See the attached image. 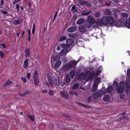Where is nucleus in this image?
I'll return each mask as SVG.
<instances>
[{"mask_svg":"<svg viewBox=\"0 0 130 130\" xmlns=\"http://www.w3.org/2000/svg\"><path fill=\"white\" fill-rule=\"evenodd\" d=\"M103 93L102 90H100L93 93L92 94V96L94 99L96 100L100 98Z\"/></svg>","mask_w":130,"mask_h":130,"instance_id":"1","label":"nucleus"},{"mask_svg":"<svg viewBox=\"0 0 130 130\" xmlns=\"http://www.w3.org/2000/svg\"><path fill=\"white\" fill-rule=\"evenodd\" d=\"M124 85V82H122L120 83V86L117 90L118 93H121L122 92L124 89L125 88Z\"/></svg>","mask_w":130,"mask_h":130,"instance_id":"2","label":"nucleus"},{"mask_svg":"<svg viewBox=\"0 0 130 130\" xmlns=\"http://www.w3.org/2000/svg\"><path fill=\"white\" fill-rule=\"evenodd\" d=\"M120 23L121 22L123 25H124L128 28H130V23H129V22L127 21V19H122L120 21Z\"/></svg>","mask_w":130,"mask_h":130,"instance_id":"3","label":"nucleus"},{"mask_svg":"<svg viewBox=\"0 0 130 130\" xmlns=\"http://www.w3.org/2000/svg\"><path fill=\"white\" fill-rule=\"evenodd\" d=\"M52 79L55 85L58 86L60 85V80L58 77L55 75L53 76Z\"/></svg>","mask_w":130,"mask_h":130,"instance_id":"4","label":"nucleus"},{"mask_svg":"<svg viewBox=\"0 0 130 130\" xmlns=\"http://www.w3.org/2000/svg\"><path fill=\"white\" fill-rule=\"evenodd\" d=\"M60 94L63 98L65 99H68L69 98V95L68 94L64 91H61L60 92Z\"/></svg>","mask_w":130,"mask_h":130,"instance_id":"5","label":"nucleus"},{"mask_svg":"<svg viewBox=\"0 0 130 130\" xmlns=\"http://www.w3.org/2000/svg\"><path fill=\"white\" fill-rule=\"evenodd\" d=\"M79 61V60H78L77 61L74 60H71L70 61L69 64L71 68H72V67H75Z\"/></svg>","mask_w":130,"mask_h":130,"instance_id":"6","label":"nucleus"},{"mask_svg":"<svg viewBox=\"0 0 130 130\" xmlns=\"http://www.w3.org/2000/svg\"><path fill=\"white\" fill-rule=\"evenodd\" d=\"M70 66L69 65V63H67L65 64L63 66L62 68V70L65 71H68L70 70L71 69Z\"/></svg>","mask_w":130,"mask_h":130,"instance_id":"7","label":"nucleus"},{"mask_svg":"<svg viewBox=\"0 0 130 130\" xmlns=\"http://www.w3.org/2000/svg\"><path fill=\"white\" fill-rule=\"evenodd\" d=\"M87 21L92 25L95 22L94 19L91 16L88 17Z\"/></svg>","mask_w":130,"mask_h":130,"instance_id":"8","label":"nucleus"},{"mask_svg":"<svg viewBox=\"0 0 130 130\" xmlns=\"http://www.w3.org/2000/svg\"><path fill=\"white\" fill-rule=\"evenodd\" d=\"M47 76L49 83L50 86L53 88H54V85L53 83L51 77L48 74H47Z\"/></svg>","mask_w":130,"mask_h":130,"instance_id":"9","label":"nucleus"},{"mask_svg":"<svg viewBox=\"0 0 130 130\" xmlns=\"http://www.w3.org/2000/svg\"><path fill=\"white\" fill-rule=\"evenodd\" d=\"M77 27L75 26H73L68 28L67 29V31L69 32H73L76 31L77 30Z\"/></svg>","mask_w":130,"mask_h":130,"instance_id":"10","label":"nucleus"},{"mask_svg":"<svg viewBox=\"0 0 130 130\" xmlns=\"http://www.w3.org/2000/svg\"><path fill=\"white\" fill-rule=\"evenodd\" d=\"M78 29L80 32L84 33L86 31V28L85 26L81 25L79 26Z\"/></svg>","mask_w":130,"mask_h":130,"instance_id":"11","label":"nucleus"},{"mask_svg":"<svg viewBox=\"0 0 130 130\" xmlns=\"http://www.w3.org/2000/svg\"><path fill=\"white\" fill-rule=\"evenodd\" d=\"M85 73L84 72H82L78 76L77 79L78 80L82 81L84 79V77Z\"/></svg>","mask_w":130,"mask_h":130,"instance_id":"12","label":"nucleus"},{"mask_svg":"<svg viewBox=\"0 0 130 130\" xmlns=\"http://www.w3.org/2000/svg\"><path fill=\"white\" fill-rule=\"evenodd\" d=\"M69 52L68 49H62L60 53V55L62 56H65Z\"/></svg>","mask_w":130,"mask_h":130,"instance_id":"13","label":"nucleus"},{"mask_svg":"<svg viewBox=\"0 0 130 130\" xmlns=\"http://www.w3.org/2000/svg\"><path fill=\"white\" fill-rule=\"evenodd\" d=\"M103 24L107 25L108 24V18L107 17H104L102 19Z\"/></svg>","mask_w":130,"mask_h":130,"instance_id":"14","label":"nucleus"},{"mask_svg":"<svg viewBox=\"0 0 130 130\" xmlns=\"http://www.w3.org/2000/svg\"><path fill=\"white\" fill-rule=\"evenodd\" d=\"M107 18L108 20V23L111 24H113L114 21L113 18L110 16L107 17Z\"/></svg>","mask_w":130,"mask_h":130,"instance_id":"15","label":"nucleus"},{"mask_svg":"<svg viewBox=\"0 0 130 130\" xmlns=\"http://www.w3.org/2000/svg\"><path fill=\"white\" fill-rule=\"evenodd\" d=\"M96 24L98 26H101L103 25L102 19H98L96 22Z\"/></svg>","mask_w":130,"mask_h":130,"instance_id":"16","label":"nucleus"},{"mask_svg":"<svg viewBox=\"0 0 130 130\" xmlns=\"http://www.w3.org/2000/svg\"><path fill=\"white\" fill-rule=\"evenodd\" d=\"M66 43L67 44L71 45L74 43V41L72 39H68L67 40Z\"/></svg>","mask_w":130,"mask_h":130,"instance_id":"17","label":"nucleus"},{"mask_svg":"<svg viewBox=\"0 0 130 130\" xmlns=\"http://www.w3.org/2000/svg\"><path fill=\"white\" fill-rule=\"evenodd\" d=\"M66 82L67 84L69 83L71 81V79L69 75L68 74L66 75L65 77Z\"/></svg>","mask_w":130,"mask_h":130,"instance_id":"18","label":"nucleus"},{"mask_svg":"<svg viewBox=\"0 0 130 130\" xmlns=\"http://www.w3.org/2000/svg\"><path fill=\"white\" fill-rule=\"evenodd\" d=\"M30 54L29 51V48H26L25 50V56L26 58H27L30 56Z\"/></svg>","mask_w":130,"mask_h":130,"instance_id":"19","label":"nucleus"},{"mask_svg":"<svg viewBox=\"0 0 130 130\" xmlns=\"http://www.w3.org/2000/svg\"><path fill=\"white\" fill-rule=\"evenodd\" d=\"M110 99V96L108 95H105L103 96V99L104 101L107 102Z\"/></svg>","mask_w":130,"mask_h":130,"instance_id":"20","label":"nucleus"},{"mask_svg":"<svg viewBox=\"0 0 130 130\" xmlns=\"http://www.w3.org/2000/svg\"><path fill=\"white\" fill-rule=\"evenodd\" d=\"M28 59H26L25 60L23 65V67L25 69H26L28 67Z\"/></svg>","mask_w":130,"mask_h":130,"instance_id":"21","label":"nucleus"},{"mask_svg":"<svg viewBox=\"0 0 130 130\" xmlns=\"http://www.w3.org/2000/svg\"><path fill=\"white\" fill-rule=\"evenodd\" d=\"M101 82V79L99 77H97L95 79L94 84L95 85H98L99 83Z\"/></svg>","mask_w":130,"mask_h":130,"instance_id":"22","label":"nucleus"},{"mask_svg":"<svg viewBox=\"0 0 130 130\" xmlns=\"http://www.w3.org/2000/svg\"><path fill=\"white\" fill-rule=\"evenodd\" d=\"M84 22V19L83 18H80L76 22V23L78 25H80L82 24Z\"/></svg>","mask_w":130,"mask_h":130,"instance_id":"23","label":"nucleus"},{"mask_svg":"<svg viewBox=\"0 0 130 130\" xmlns=\"http://www.w3.org/2000/svg\"><path fill=\"white\" fill-rule=\"evenodd\" d=\"M61 61H57L55 64L54 66V68L55 69L58 68L61 65Z\"/></svg>","mask_w":130,"mask_h":130,"instance_id":"24","label":"nucleus"},{"mask_svg":"<svg viewBox=\"0 0 130 130\" xmlns=\"http://www.w3.org/2000/svg\"><path fill=\"white\" fill-rule=\"evenodd\" d=\"M60 57L59 55H56L54 58V60L55 61H60Z\"/></svg>","mask_w":130,"mask_h":130,"instance_id":"25","label":"nucleus"},{"mask_svg":"<svg viewBox=\"0 0 130 130\" xmlns=\"http://www.w3.org/2000/svg\"><path fill=\"white\" fill-rule=\"evenodd\" d=\"M92 25V24H91L87 21L85 22V26L87 28L90 27Z\"/></svg>","mask_w":130,"mask_h":130,"instance_id":"26","label":"nucleus"},{"mask_svg":"<svg viewBox=\"0 0 130 130\" xmlns=\"http://www.w3.org/2000/svg\"><path fill=\"white\" fill-rule=\"evenodd\" d=\"M113 90L112 87L110 86L107 88L106 89V91L108 93L111 92Z\"/></svg>","mask_w":130,"mask_h":130,"instance_id":"27","label":"nucleus"},{"mask_svg":"<svg viewBox=\"0 0 130 130\" xmlns=\"http://www.w3.org/2000/svg\"><path fill=\"white\" fill-rule=\"evenodd\" d=\"M129 15L127 13H123L121 14V16L122 17H123L124 18H125V19H126V18H127L128 16Z\"/></svg>","mask_w":130,"mask_h":130,"instance_id":"28","label":"nucleus"},{"mask_svg":"<svg viewBox=\"0 0 130 130\" xmlns=\"http://www.w3.org/2000/svg\"><path fill=\"white\" fill-rule=\"evenodd\" d=\"M98 86V85L94 84L91 90V91L92 92H93L96 90L97 89Z\"/></svg>","mask_w":130,"mask_h":130,"instance_id":"29","label":"nucleus"},{"mask_svg":"<svg viewBox=\"0 0 130 130\" xmlns=\"http://www.w3.org/2000/svg\"><path fill=\"white\" fill-rule=\"evenodd\" d=\"M12 84V82L10 80H7L4 84V86L5 87L7 86L10 85Z\"/></svg>","mask_w":130,"mask_h":130,"instance_id":"30","label":"nucleus"},{"mask_svg":"<svg viewBox=\"0 0 130 130\" xmlns=\"http://www.w3.org/2000/svg\"><path fill=\"white\" fill-rule=\"evenodd\" d=\"M30 92V91H29L25 92L23 93L20 94L19 96L21 97H24L27 95L28 94V93Z\"/></svg>","mask_w":130,"mask_h":130,"instance_id":"31","label":"nucleus"},{"mask_svg":"<svg viewBox=\"0 0 130 130\" xmlns=\"http://www.w3.org/2000/svg\"><path fill=\"white\" fill-rule=\"evenodd\" d=\"M34 85L36 86H37L39 83V82L38 80V78H34Z\"/></svg>","mask_w":130,"mask_h":130,"instance_id":"32","label":"nucleus"},{"mask_svg":"<svg viewBox=\"0 0 130 130\" xmlns=\"http://www.w3.org/2000/svg\"><path fill=\"white\" fill-rule=\"evenodd\" d=\"M20 23V19L14 20L13 22V24L15 25H17Z\"/></svg>","mask_w":130,"mask_h":130,"instance_id":"33","label":"nucleus"},{"mask_svg":"<svg viewBox=\"0 0 130 130\" xmlns=\"http://www.w3.org/2000/svg\"><path fill=\"white\" fill-rule=\"evenodd\" d=\"M75 72L74 70L71 71L70 73V75L71 78L73 79L74 78L75 75Z\"/></svg>","mask_w":130,"mask_h":130,"instance_id":"34","label":"nucleus"},{"mask_svg":"<svg viewBox=\"0 0 130 130\" xmlns=\"http://www.w3.org/2000/svg\"><path fill=\"white\" fill-rule=\"evenodd\" d=\"M33 78H38V75L37 70L34 71Z\"/></svg>","mask_w":130,"mask_h":130,"instance_id":"35","label":"nucleus"},{"mask_svg":"<svg viewBox=\"0 0 130 130\" xmlns=\"http://www.w3.org/2000/svg\"><path fill=\"white\" fill-rule=\"evenodd\" d=\"M27 117L30 119L31 120L32 122H34L35 121V119L34 118V117L32 116H30L29 114H27Z\"/></svg>","mask_w":130,"mask_h":130,"instance_id":"36","label":"nucleus"},{"mask_svg":"<svg viewBox=\"0 0 130 130\" xmlns=\"http://www.w3.org/2000/svg\"><path fill=\"white\" fill-rule=\"evenodd\" d=\"M104 13L108 15H110L111 14V12L110 10L107 9L104 11Z\"/></svg>","mask_w":130,"mask_h":130,"instance_id":"37","label":"nucleus"},{"mask_svg":"<svg viewBox=\"0 0 130 130\" xmlns=\"http://www.w3.org/2000/svg\"><path fill=\"white\" fill-rule=\"evenodd\" d=\"M79 86V84L78 83L75 84L72 86V88L74 89H77Z\"/></svg>","mask_w":130,"mask_h":130,"instance_id":"38","label":"nucleus"},{"mask_svg":"<svg viewBox=\"0 0 130 130\" xmlns=\"http://www.w3.org/2000/svg\"><path fill=\"white\" fill-rule=\"evenodd\" d=\"M91 12V11H89L88 12H86L85 11H84L82 13V15H86L89 14L90 12Z\"/></svg>","mask_w":130,"mask_h":130,"instance_id":"39","label":"nucleus"},{"mask_svg":"<svg viewBox=\"0 0 130 130\" xmlns=\"http://www.w3.org/2000/svg\"><path fill=\"white\" fill-rule=\"evenodd\" d=\"M54 93V91L51 89H50L48 92V94L51 96H53Z\"/></svg>","mask_w":130,"mask_h":130,"instance_id":"40","label":"nucleus"},{"mask_svg":"<svg viewBox=\"0 0 130 130\" xmlns=\"http://www.w3.org/2000/svg\"><path fill=\"white\" fill-rule=\"evenodd\" d=\"M76 7L75 6H73L71 8V10L73 13L76 12L77 11V9L75 8Z\"/></svg>","mask_w":130,"mask_h":130,"instance_id":"41","label":"nucleus"},{"mask_svg":"<svg viewBox=\"0 0 130 130\" xmlns=\"http://www.w3.org/2000/svg\"><path fill=\"white\" fill-rule=\"evenodd\" d=\"M126 85L127 86L128 88L130 89V80H128L126 82Z\"/></svg>","mask_w":130,"mask_h":130,"instance_id":"42","label":"nucleus"},{"mask_svg":"<svg viewBox=\"0 0 130 130\" xmlns=\"http://www.w3.org/2000/svg\"><path fill=\"white\" fill-rule=\"evenodd\" d=\"M101 15L100 12L98 11L95 13V16L97 18H99L100 17Z\"/></svg>","mask_w":130,"mask_h":130,"instance_id":"43","label":"nucleus"},{"mask_svg":"<svg viewBox=\"0 0 130 130\" xmlns=\"http://www.w3.org/2000/svg\"><path fill=\"white\" fill-rule=\"evenodd\" d=\"M118 83L116 82H114L113 84V85L114 86L115 88L116 89L118 87Z\"/></svg>","mask_w":130,"mask_h":130,"instance_id":"44","label":"nucleus"},{"mask_svg":"<svg viewBox=\"0 0 130 130\" xmlns=\"http://www.w3.org/2000/svg\"><path fill=\"white\" fill-rule=\"evenodd\" d=\"M66 39V37L65 36L61 37L59 39V41L61 42L65 40Z\"/></svg>","mask_w":130,"mask_h":130,"instance_id":"45","label":"nucleus"},{"mask_svg":"<svg viewBox=\"0 0 130 130\" xmlns=\"http://www.w3.org/2000/svg\"><path fill=\"white\" fill-rule=\"evenodd\" d=\"M4 54L3 52L0 51V56L1 58H3L4 57Z\"/></svg>","mask_w":130,"mask_h":130,"instance_id":"46","label":"nucleus"},{"mask_svg":"<svg viewBox=\"0 0 130 130\" xmlns=\"http://www.w3.org/2000/svg\"><path fill=\"white\" fill-rule=\"evenodd\" d=\"M92 98L91 96L88 97V103H90L92 100Z\"/></svg>","mask_w":130,"mask_h":130,"instance_id":"47","label":"nucleus"},{"mask_svg":"<svg viewBox=\"0 0 130 130\" xmlns=\"http://www.w3.org/2000/svg\"><path fill=\"white\" fill-rule=\"evenodd\" d=\"M125 96L124 94H122L120 96V99L122 100L124 99H125Z\"/></svg>","mask_w":130,"mask_h":130,"instance_id":"48","label":"nucleus"},{"mask_svg":"<svg viewBox=\"0 0 130 130\" xmlns=\"http://www.w3.org/2000/svg\"><path fill=\"white\" fill-rule=\"evenodd\" d=\"M21 0H14L13 2V4L14 5L15 4L19 2Z\"/></svg>","mask_w":130,"mask_h":130,"instance_id":"49","label":"nucleus"},{"mask_svg":"<svg viewBox=\"0 0 130 130\" xmlns=\"http://www.w3.org/2000/svg\"><path fill=\"white\" fill-rule=\"evenodd\" d=\"M20 7V5L18 4H16V8L17 10V12H18L19 11V7Z\"/></svg>","mask_w":130,"mask_h":130,"instance_id":"50","label":"nucleus"},{"mask_svg":"<svg viewBox=\"0 0 130 130\" xmlns=\"http://www.w3.org/2000/svg\"><path fill=\"white\" fill-rule=\"evenodd\" d=\"M127 76L129 78H130V70H128L127 71Z\"/></svg>","mask_w":130,"mask_h":130,"instance_id":"51","label":"nucleus"},{"mask_svg":"<svg viewBox=\"0 0 130 130\" xmlns=\"http://www.w3.org/2000/svg\"><path fill=\"white\" fill-rule=\"evenodd\" d=\"M60 46L63 48H65L67 47V45L66 44H61L60 45Z\"/></svg>","mask_w":130,"mask_h":130,"instance_id":"52","label":"nucleus"},{"mask_svg":"<svg viewBox=\"0 0 130 130\" xmlns=\"http://www.w3.org/2000/svg\"><path fill=\"white\" fill-rule=\"evenodd\" d=\"M68 35L71 38H73L74 37L75 35L73 34H69Z\"/></svg>","mask_w":130,"mask_h":130,"instance_id":"53","label":"nucleus"},{"mask_svg":"<svg viewBox=\"0 0 130 130\" xmlns=\"http://www.w3.org/2000/svg\"><path fill=\"white\" fill-rule=\"evenodd\" d=\"M111 4V2L109 1H107L106 3V5L107 6H109Z\"/></svg>","mask_w":130,"mask_h":130,"instance_id":"54","label":"nucleus"},{"mask_svg":"<svg viewBox=\"0 0 130 130\" xmlns=\"http://www.w3.org/2000/svg\"><path fill=\"white\" fill-rule=\"evenodd\" d=\"M1 12L4 14H6L8 13L5 10H1Z\"/></svg>","mask_w":130,"mask_h":130,"instance_id":"55","label":"nucleus"},{"mask_svg":"<svg viewBox=\"0 0 130 130\" xmlns=\"http://www.w3.org/2000/svg\"><path fill=\"white\" fill-rule=\"evenodd\" d=\"M0 45L2 46L4 48H6V45L5 44L3 43H1Z\"/></svg>","mask_w":130,"mask_h":130,"instance_id":"56","label":"nucleus"},{"mask_svg":"<svg viewBox=\"0 0 130 130\" xmlns=\"http://www.w3.org/2000/svg\"><path fill=\"white\" fill-rule=\"evenodd\" d=\"M30 76H31V74L29 73H28L27 74V78L28 79H30Z\"/></svg>","mask_w":130,"mask_h":130,"instance_id":"57","label":"nucleus"},{"mask_svg":"<svg viewBox=\"0 0 130 130\" xmlns=\"http://www.w3.org/2000/svg\"><path fill=\"white\" fill-rule=\"evenodd\" d=\"M85 4L87 6H89L90 5V3L87 2H85Z\"/></svg>","mask_w":130,"mask_h":130,"instance_id":"58","label":"nucleus"},{"mask_svg":"<svg viewBox=\"0 0 130 130\" xmlns=\"http://www.w3.org/2000/svg\"><path fill=\"white\" fill-rule=\"evenodd\" d=\"M42 91L43 93H46L47 92V91L46 89L43 90Z\"/></svg>","mask_w":130,"mask_h":130,"instance_id":"59","label":"nucleus"},{"mask_svg":"<svg viewBox=\"0 0 130 130\" xmlns=\"http://www.w3.org/2000/svg\"><path fill=\"white\" fill-rule=\"evenodd\" d=\"M21 79H22V80L24 83L26 82V79L25 78H23L22 77L21 78Z\"/></svg>","mask_w":130,"mask_h":130,"instance_id":"60","label":"nucleus"},{"mask_svg":"<svg viewBox=\"0 0 130 130\" xmlns=\"http://www.w3.org/2000/svg\"><path fill=\"white\" fill-rule=\"evenodd\" d=\"M28 36H30L31 34V30L30 29H28Z\"/></svg>","mask_w":130,"mask_h":130,"instance_id":"61","label":"nucleus"},{"mask_svg":"<svg viewBox=\"0 0 130 130\" xmlns=\"http://www.w3.org/2000/svg\"><path fill=\"white\" fill-rule=\"evenodd\" d=\"M79 106H82V107H84V106H85V105L81 103H79Z\"/></svg>","mask_w":130,"mask_h":130,"instance_id":"62","label":"nucleus"},{"mask_svg":"<svg viewBox=\"0 0 130 130\" xmlns=\"http://www.w3.org/2000/svg\"><path fill=\"white\" fill-rule=\"evenodd\" d=\"M88 78L89 80H91L92 79L93 77L91 75L89 76Z\"/></svg>","mask_w":130,"mask_h":130,"instance_id":"63","label":"nucleus"},{"mask_svg":"<svg viewBox=\"0 0 130 130\" xmlns=\"http://www.w3.org/2000/svg\"><path fill=\"white\" fill-rule=\"evenodd\" d=\"M60 84L61 85V86L63 87L64 86V85L65 83H63V82H62Z\"/></svg>","mask_w":130,"mask_h":130,"instance_id":"64","label":"nucleus"}]
</instances>
